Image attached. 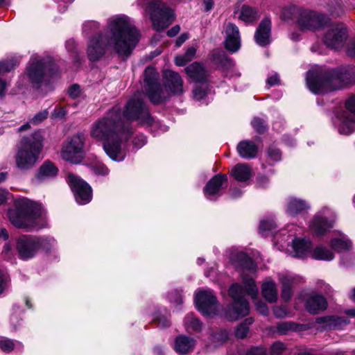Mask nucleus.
Instances as JSON below:
<instances>
[{
  "label": "nucleus",
  "mask_w": 355,
  "mask_h": 355,
  "mask_svg": "<svg viewBox=\"0 0 355 355\" xmlns=\"http://www.w3.org/2000/svg\"><path fill=\"white\" fill-rule=\"evenodd\" d=\"M139 39V32L130 17L123 15L111 17L107 19L104 33L89 40L87 51L88 58L92 62L98 60L108 48L119 55L128 57Z\"/></svg>",
  "instance_id": "f257e3e1"
},
{
  "label": "nucleus",
  "mask_w": 355,
  "mask_h": 355,
  "mask_svg": "<svg viewBox=\"0 0 355 355\" xmlns=\"http://www.w3.org/2000/svg\"><path fill=\"white\" fill-rule=\"evenodd\" d=\"M131 135V130L125 126L120 109L113 107L103 117L94 122L89 135L94 139L103 141L104 151L114 161H123L125 157L124 144Z\"/></svg>",
  "instance_id": "f03ea898"
},
{
  "label": "nucleus",
  "mask_w": 355,
  "mask_h": 355,
  "mask_svg": "<svg viewBox=\"0 0 355 355\" xmlns=\"http://www.w3.org/2000/svg\"><path fill=\"white\" fill-rule=\"evenodd\" d=\"M144 92L153 104H160L166 101L171 94L181 95L184 93L183 80L177 72L165 70L163 73L164 87L159 81V73L152 67H148L144 73Z\"/></svg>",
  "instance_id": "7ed1b4c3"
},
{
  "label": "nucleus",
  "mask_w": 355,
  "mask_h": 355,
  "mask_svg": "<svg viewBox=\"0 0 355 355\" xmlns=\"http://www.w3.org/2000/svg\"><path fill=\"white\" fill-rule=\"evenodd\" d=\"M306 84L309 90L315 94L343 89L355 84V67L334 69L323 76L309 71L306 74Z\"/></svg>",
  "instance_id": "20e7f679"
},
{
  "label": "nucleus",
  "mask_w": 355,
  "mask_h": 355,
  "mask_svg": "<svg viewBox=\"0 0 355 355\" xmlns=\"http://www.w3.org/2000/svg\"><path fill=\"white\" fill-rule=\"evenodd\" d=\"M244 287L238 283L233 284L229 289V295L232 298L233 302L225 313L226 317L230 320H236L241 317L245 316L249 313V303L245 298L248 294L252 298L257 297L258 288L252 278H245L242 274Z\"/></svg>",
  "instance_id": "39448f33"
},
{
  "label": "nucleus",
  "mask_w": 355,
  "mask_h": 355,
  "mask_svg": "<svg viewBox=\"0 0 355 355\" xmlns=\"http://www.w3.org/2000/svg\"><path fill=\"white\" fill-rule=\"evenodd\" d=\"M43 208L37 202L26 198L15 200V208L8 211L10 222L16 227L29 229L37 226V220L42 217Z\"/></svg>",
  "instance_id": "423d86ee"
},
{
  "label": "nucleus",
  "mask_w": 355,
  "mask_h": 355,
  "mask_svg": "<svg viewBox=\"0 0 355 355\" xmlns=\"http://www.w3.org/2000/svg\"><path fill=\"white\" fill-rule=\"evenodd\" d=\"M43 139L40 131H36L21 139L15 157L18 169L28 171L35 166L43 148Z\"/></svg>",
  "instance_id": "0eeeda50"
},
{
  "label": "nucleus",
  "mask_w": 355,
  "mask_h": 355,
  "mask_svg": "<svg viewBox=\"0 0 355 355\" xmlns=\"http://www.w3.org/2000/svg\"><path fill=\"white\" fill-rule=\"evenodd\" d=\"M123 116L129 121H136L140 125L157 128L161 132L168 130V127L155 121L143 101L138 95L130 98L124 109Z\"/></svg>",
  "instance_id": "6e6552de"
},
{
  "label": "nucleus",
  "mask_w": 355,
  "mask_h": 355,
  "mask_svg": "<svg viewBox=\"0 0 355 355\" xmlns=\"http://www.w3.org/2000/svg\"><path fill=\"white\" fill-rule=\"evenodd\" d=\"M137 2L139 6L146 7L156 31L164 30L175 19L173 10L161 0H137Z\"/></svg>",
  "instance_id": "1a4fd4ad"
},
{
  "label": "nucleus",
  "mask_w": 355,
  "mask_h": 355,
  "mask_svg": "<svg viewBox=\"0 0 355 355\" xmlns=\"http://www.w3.org/2000/svg\"><path fill=\"white\" fill-rule=\"evenodd\" d=\"M53 63L51 58L33 55L26 68V75L31 83L40 84L52 76Z\"/></svg>",
  "instance_id": "9d476101"
},
{
  "label": "nucleus",
  "mask_w": 355,
  "mask_h": 355,
  "mask_svg": "<svg viewBox=\"0 0 355 355\" xmlns=\"http://www.w3.org/2000/svg\"><path fill=\"white\" fill-rule=\"evenodd\" d=\"M85 137L83 133L76 134L69 137L62 144L61 157L72 164H78L84 157Z\"/></svg>",
  "instance_id": "9b49d317"
},
{
  "label": "nucleus",
  "mask_w": 355,
  "mask_h": 355,
  "mask_svg": "<svg viewBox=\"0 0 355 355\" xmlns=\"http://www.w3.org/2000/svg\"><path fill=\"white\" fill-rule=\"evenodd\" d=\"M45 242L53 243L52 237L38 238L29 235L20 236L16 241L17 250L21 259L33 257L40 249V245Z\"/></svg>",
  "instance_id": "f8f14e48"
},
{
  "label": "nucleus",
  "mask_w": 355,
  "mask_h": 355,
  "mask_svg": "<svg viewBox=\"0 0 355 355\" xmlns=\"http://www.w3.org/2000/svg\"><path fill=\"white\" fill-rule=\"evenodd\" d=\"M336 218L335 212L331 209L324 207L312 218L309 229L316 236L322 235L333 227Z\"/></svg>",
  "instance_id": "ddd939ff"
},
{
  "label": "nucleus",
  "mask_w": 355,
  "mask_h": 355,
  "mask_svg": "<svg viewBox=\"0 0 355 355\" xmlns=\"http://www.w3.org/2000/svg\"><path fill=\"white\" fill-rule=\"evenodd\" d=\"M67 182L78 204L86 205L91 201L92 191L91 187L86 182L72 173L68 174Z\"/></svg>",
  "instance_id": "4468645a"
},
{
  "label": "nucleus",
  "mask_w": 355,
  "mask_h": 355,
  "mask_svg": "<svg viewBox=\"0 0 355 355\" xmlns=\"http://www.w3.org/2000/svg\"><path fill=\"white\" fill-rule=\"evenodd\" d=\"M196 306L202 315L211 316L216 313L219 304L211 290H200L196 293Z\"/></svg>",
  "instance_id": "2eb2a0df"
},
{
  "label": "nucleus",
  "mask_w": 355,
  "mask_h": 355,
  "mask_svg": "<svg viewBox=\"0 0 355 355\" xmlns=\"http://www.w3.org/2000/svg\"><path fill=\"white\" fill-rule=\"evenodd\" d=\"M347 37V29L343 24H332L328 26L323 41L327 47L338 49L344 45Z\"/></svg>",
  "instance_id": "dca6fc26"
},
{
  "label": "nucleus",
  "mask_w": 355,
  "mask_h": 355,
  "mask_svg": "<svg viewBox=\"0 0 355 355\" xmlns=\"http://www.w3.org/2000/svg\"><path fill=\"white\" fill-rule=\"evenodd\" d=\"M328 22V19L323 15L309 10H302L299 12L297 24L303 31H315L324 27Z\"/></svg>",
  "instance_id": "f3484780"
},
{
  "label": "nucleus",
  "mask_w": 355,
  "mask_h": 355,
  "mask_svg": "<svg viewBox=\"0 0 355 355\" xmlns=\"http://www.w3.org/2000/svg\"><path fill=\"white\" fill-rule=\"evenodd\" d=\"M334 125L340 134L350 135L355 130V115L340 110L336 114Z\"/></svg>",
  "instance_id": "a211bd4d"
},
{
  "label": "nucleus",
  "mask_w": 355,
  "mask_h": 355,
  "mask_svg": "<svg viewBox=\"0 0 355 355\" xmlns=\"http://www.w3.org/2000/svg\"><path fill=\"white\" fill-rule=\"evenodd\" d=\"M227 180L225 175H214L206 184L203 189L205 196L209 200H215L221 196L220 189L223 184Z\"/></svg>",
  "instance_id": "6ab92c4d"
},
{
  "label": "nucleus",
  "mask_w": 355,
  "mask_h": 355,
  "mask_svg": "<svg viewBox=\"0 0 355 355\" xmlns=\"http://www.w3.org/2000/svg\"><path fill=\"white\" fill-rule=\"evenodd\" d=\"M225 34V48L232 53L236 52L241 46V39L238 27L232 23L227 24Z\"/></svg>",
  "instance_id": "aec40b11"
},
{
  "label": "nucleus",
  "mask_w": 355,
  "mask_h": 355,
  "mask_svg": "<svg viewBox=\"0 0 355 355\" xmlns=\"http://www.w3.org/2000/svg\"><path fill=\"white\" fill-rule=\"evenodd\" d=\"M254 40L257 45L266 46L271 42V21L269 19H263L258 26L255 33Z\"/></svg>",
  "instance_id": "412c9836"
},
{
  "label": "nucleus",
  "mask_w": 355,
  "mask_h": 355,
  "mask_svg": "<svg viewBox=\"0 0 355 355\" xmlns=\"http://www.w3.org/2000/svg\"><path fill=\"white\" fill-rule=\"evenodd\" d=\"M315 323L319 325V328L322 329H340L349 323V320L345 317L340 316H324L316 319Z\"/></svg>",
  "instance_id": "4be33fe9"
},
{
  "label": "nucleus",
  "mask_w": 355,
  "mask_h": 355,
  "mask_svg": "<svg viewBox=\"0 0 355 355\" xmlns=\"http://www.w3.org/2000/svg\"><path fill=\"white\" fill-rule=\"evenodd\" d=\"M279 280L282 284V298L284 301L290 300L293 295V286L298 282V278L290 273L283 272L279 275Z\"/></svg>",
  "instance_id": "5701e85b"
},
{
  "label": "nucleus",
  "mask_w": 355,
  "mask_h": 355,
  "mask_svg": "<svg viewBox=\"0 0 355 355\" xmlns=\"http://www.w3.org/2000/svg\"><path fill=\"white\" fill-rule=\"evenodd\" d=\"M185 71L196 83H204L207 80V71L200 63H192L185 68Z\"/></svg>",
  "instance_id": "b1692460"
},
{
  "label": "nucleus",
  "mask_w": 355,
  "mask_h": 355,
  "mask_svg": "<svg viewBox=\"0 0 355 355\" xmlns=\"http://www.w3.org/2000/svg\"><path fill=\"white\" fill-rule=\"evenodd\" d=\"M309 207V205L304 200L295 197H289L286 200V211L291 216H296Z\"/></svg>",
  "instance_id": "393cba45"
},
{
  "label": "nucleus",
  "mask_w": 355,
  "mask_h": 355,
  "mask_svg": "<svg viewBox=\"0 0 355 355\" xmlns=\"http://www.w3.org/2000/svg\"><path fill=\"white\" fill-rule=\"evenodd\" d=\"M196 340L187 336H179L175 338L174 349L180 354H186L194 349Z\"/></svg>",
  "instance_id": "a878e982"
},
{
  "label": "nucleus",
  "mask_w": 355,
  "mask_h": 355,
  "mask_svg": "<svg viewBox=\"0 0 355 355\" xmlns=\"http://www.w3.org/2000/svg\"><path fill=\"white\" fill-rule=\"evenodd\" d=\"M327 302L326 299L320 295H311L306 302V309L311 313H316L320 311L326 309Z\"/></svg>",
  "instance_id": "bb28decb"
},
{
  "label": "nucleus",
  "mask_w": 355,
  "mask_h": 355,
  "mask_svg": "<svg viewBox=\"0 0 355 355\" xmlns=\"http://www.w3.org/2000/svg\"><path fill=\"white\" fill-rule=\"evenodd\" d=\"M311 243L305 239H295L293 241L294 257L304 259L311 254Z\"/></svg>",
  "instance_id": "cd10ccee"
},
{
  "label": "nucleus",
  "mask_w": 355,
  "mask_h": 355,
  "mask_svg": "<svg viewBox=\"0 0 355 355\" xmlns=\"http://www.w3.org/2000/svg\"><path fill=\"white\" fill-rule=\"evenodd\" d=\"M58 173V168L54 164L50 161H46L40 167L35 178L38 181H44L55 177Z\"/></svg>",
  "instance_id": "c85d7f7f"
},
{
  "label": "nucleus",
  "mask_w": 355,
  "mask_h": 355,
  "mask_svg": "<svg viewBox=\"0 0 355 355\" xmlns=\"http://www.w3.org/2000/svg\"><path fill=\"white\" fill-rule=\"evenodd\" d=\"M239 155L245 159L254 158L257 153V145L250 141H242L237 145Z\"/></svg>",
  "instance_id": "c756f323"
},
{
  "label": "nucleus",
  "mask_w": 355,
  "mask_h": 355,
  "mask_svg": "<svg viewBox=\"0 0 355 355\" xmlns=\"http://www.w3.org/2000/svg\"><path fill=\"white\" fill-rule=\"evenodd\" d=\"M263 297L269 302H275L277 299L276 284L271 279H267L261 286Z\"/></svg>",
  "instance_id": "7c9ffc66"
},
{
  "label": "nucleus",
  "mask_w": 355,
  "mask_h": 355,
  "mask_svg": "<svg viewBox=\"0 0 355 355\" xmlns=\"http://www.w3.org/2000/svg\"><path fill=\"white\" fill-rule=\"evenodd\" d=\"M232 175L239 182H245L252 175L251 168L245 164H239L232 170Z\"/></svg>",
  "instance_id": "2f4dec72"
},
{
  "label": "nucleus",
  "mask_w": 355,
  "mask_h": 355,
  "mask_svg": "<svg viewBox=\"0 0 355 355\" xmlns=\"http://www.w3.org/2000/svg\"><path fill=\"white\" fill-rule=\"evenodd\" d=\"M311 257L316 260L330 261L334 259V254L327 247L320 245L313 250Z\"/></svg>",
  "instance_id": "473e14b6"
},
{
  "label": "nucleus",
  "mask_w": 355,
  "mask_h": 355,
  "mask_svg": "<svg viewBox=\"0 0 355 355\" xmlns=\"http://www.w3.org/2000/svg\"><path fill=\"white\" fill-rule=\"evenodd\" d=\"M330 245L332 249L338 252L349 250L352 247L350 241L344 235L338 238H334L330 241Z\"/></svg>",
  "instance_id": "72a5a7b5"
},
{
  "label": "nucleus",
  "mask_w": 355,
  "mask_h": 355,
  "mask_svg": "<svg viewBox=\"0 0 355 355\" xmlns=\"http://www.w3.org/2000/svg\"><path fill=\"white\" fill-rule=\"evenodd\" d=\"M23 348L24 345L19 341L9 338H3L0 340V349L5 353H10L14 349L21 351Z\"/></svg>",
  "instance_id": "f704fd0d"
},
{
  "label": "nucleus",
  "mask_w": 355,
  "mask_h": 355,
  "mask_svg": "<svg viewBox=\"0 0 355 355\" xmlns=\"http://www.w3.org/2000/svg\"><path fill=\"white\" fill-rule=\"evenodd\" d=\"M239 17L245 23H250L259 18V15L255 9L248 6H243L241 8Z\"/></svg>",
  "instance_id": "c9c22d12"
},
{
  "label": "nucleus",
  "mask_w": 355,
  "mask_h": 355,
  "mask_svg": "<svg viewBox=\"0 0 355 355\" xmlns=\"http://www.w3.org/2000/svg\"><path fill=\"white\" fill-rule=\"evenodd\" d=\"M196 53V47L191 46L188 48L183 55H180L175 57V62L176 65L180 67L184 66L187 62L191 61L194 58Z\"/></svg>",
  "instance_id": "e433bc0d"
},
{
  "label": "nucleus",
  "mask_w": 355,
  "mask_h": 355,
  "mask_svg": "<svg viewBox=\"0 0 355 355\" xmlns=\"http://www.w3.org/2000/svg\"><path fill=\"white\" fill-rule=\"evenodd\" d=\"M184 325L187 329L194 331H200L202 329V323L194 317L193 313L188 314L184 318Z\"/></svg>",
  "instance_id": "4c0bfd02"
},
{
  "label": "nucleus",
  "mask_w": 355,
  "mask_h": 355,
  "mask_svg": "<svg viewBox=\"0 0 355 355\" xmlns=\"http://www.w3.org/2000/svg\"><path fill=\"white\" fill-rule=\"evenodd\" d=\"M208 89L207 82L196 83L193 89V98L196 101L202 100L207 94Z\"/></svg>",
  "instance_id": "58836bf2"
},
{
  "label": "nucleus",
  "mask_w": 355,
  "mask_h": 355,
  "mask_svg": "<svg viewBox=\"0 0 355 355\" xmlns=\"http://www.w3.org/2000/svg\"><path fill=\"white\" fill-rule=\"evenodd\" d=\"M276 227V223L272 218H266L260 222L259 232L265 236H267L268 232H271Z\"/></svg>",
  "instance_id": "ea45409f"
},
{
  "label": "nucleus",
  "mask_w": 355,
  "mask_h": 355,
  "mask_svg": "<svg viewBox=\"0 0 355 355\" xmlns=\"http://www.w3.org/2000/svg\"><path fill=\"white\" fill-rule=\"evenodd\" d=\"M253 322L252 318H246L242 323H241L235 331V336L238 338H245L249 331V326Z\"/></svg>",
  "instance_id": "a19ab883"
},
{
  "label": "nucleus",
  "mask_w": 355,
  "mask_h": 355,
  "mask_svg": "<svg viewBox=\"0 0 355 355\" xmlns=\"http://www.w3.org/2000/svg\"><path fill=\"white\" fill-rule=\"evenodd\" d=\"M300 11L301 10L295 6L285 8L282 11L281 17L284 20L294 19L295 17L297 19Z\"/></svg>",
  "instance_id": "79ce46f5"
},
{
  "label": "nucleus",
  "mask_w": 355,
  "mask_h": 355,
  "mask_svg": "<svg viewBox=\"0 0 355 355\" xmlns=\"http://www.w3.org/2000/svg\"><path fill=\"white\" fill-rule=\"evenodd\" d=\"M239 257L243 261V263H242L243 269H246L250 272L255 271L256 266L254 261L248 256L244 253H241L239 254Z\"/></svg>",
  "instance_id": "37998d69"
},
{
  "label": "nucleus",
  "mask_w": 355,
  "mask_h": 355,
  "mask_svg": "<svg viewBox=\"0 0 355 355\" xmlns=\"http://www.w3.org/2000/svg\"><path fill=\"white\" fill-rule=\"evenodd\" d=\"M99 23L96 21H87L83 24V31L86 34H89L97 31L99 28Z\"/></svg>",
  "instance_id": "c03bdc74"
},
{
  "label": "nucleus",
  "mask_w": 355,
  "mask_h": 355,
  "mask_svg": "<svg viewBox=\"0 0 355 355\" xmlns=\"http://www.w3.org/2000/svg\"><path fill=\"white\" fill-rule=\"evenodd\" d=\"M251 123L254 129L259 133L263 132L266 129V122L261 118H254Z\"/></svg>",
  "instance_id": "a18cd8bd"
},
{
  "label": "nucleus",
  "mask_w": 355,
  "mask_h": 355,
  "mask_svg": "<svg viewBox=\"0 0 355 355\" xmlns=\"http://www.w3.org/2000/svg\"><path fill=\"white\" fill-rule=\"evenodd\" d=\"M293 327V324L291 322H282L277 324L275 328L276 331L279 334H286L288 331L291 330Z\"/></svg>",
  "instance_id": "49530a36"
},
{
  "label": "nucleus",
  "mask_w": 355,
  "mask_h": 355,
  "mask_svg": "<svg viewBox=\"0 0 355 355\" xmlns=\"http://www.w3.org/2000/svg\"><path fill=\"white\" fill-rule=\"evenodd\" d=\"M281 152L275 147H270L268 150V157L272 162H276L281 159Z\"/></svg>",
  "instance_id": "de8ad7c7"
},
{
  "label": "nucleus",
  "mask_w": 355,
  "mask_h": 355,
  "mask_svg": "<svg viewBox=\"0 0 355 355\" xmlns=\"http://www.w3.org/2000/svg\"><path fill=\"white\" fill-rule=\"evenodd\" d=\"M16 62L14 60H6L0 62V75L11 71L15 66Z\"/></svg>",
  "instance_id": "09e8293b"
},
{
  "label": "nucleus",
  "mask_w": 355,
  "mask_h": 355,
  "mask_svg": "<svg viewBox=\"0 0 355 355\" xmlns=\"http://www.w3.org/2000/svg\"><path fill=\"white\" fill-rule=\"evenodd\" d=\"M16 62L14 60H6L0 62V75L11 71L15 66Z\"/></svg>",
  "instance_id": "8fccbe9b"
},
{
  "label": "nucleus",
  "mask_w": 355,
  "mask_h": 355,
  "mask_svg": "<svg viewBox=\"0 0 355 355\" xmlns=\"http://www.w3.org/2000/svg\"><path fill=\"white\" fill-rule=\"evenodd\" d=\"M342 110L349 112L350 114L355 115V95L346 100L345 109H342Z\"/></svg>",
  "instance_id": "3c124183"
},
{
  "label": "nucleus",
  "mask_w": 355,
  "mask_h": 355,
  "mask_svg": "<svg viewBox=\"0 0 355 355\" xmlns=\"http://www.w3.org/2000/svg\"><path fill=\"white\" fill-rule=\"evenodd\" d=\"M285 349V345L281 342H275L270 347L271 355H281Z\"/></svg>",
  "instance_id": "603ef678"
},
{
  "label": "nucleus",
  "mask_w": 355,
  "mask_h": 355,
  "mask_svg": "<svg viewBox=\"0 0 355 355\" xmlns=\"http://www.w3.org/2000/svg\"><path fill=\"white\" fill-rule=\"evenodd\" d=\"M48 114L46 110L39 112L32 118L31 122L35 125H37L47 117Z\"/></svg>",
  "instance_id": "864d4df0"
},
{
  "label": "nucleus",
  "mask_w": 355,
  "mask_h": 355,
  "mask_svg": "<svg viewBox=\"0 0 355 355\" xmlns=\"http://www.w3.org/2000/svg\"><path fill=\"white\" fill-rule=\"evenodd\" d=\"M227 338L228 335L225 331L216 332L211 336V340L214 341L217 340L219 343H223L227 339Z\"/></svg>",
  "instance_id": "5fc2aeb1"
},
{
  "label": "nucleus",
  "mask_w": 355,
  "mask_h": 355,
  "mask_svg": "<svg viewBox=\"0 0 355 355\" xmlns=\"http://www.w3.org/2000/svg\"><path fill=\"white\" fill-rule=\"evenodd\" d=\"M93 172L96 175H105L109 173V169L104 164H96L92 167Z\"/></svg>",
  "instance_id": "6e6d98bb"
},
{
  "label": "nucleus",
  "mask_w": 355,
  "mask_h": 355,
  "mask_svg": "<svg viewBox=\"0 0 355 355\" xmlns=\"http://www.w3.org/2000/svg\"><path fill=\"white\" fill-rule=\"evenodd\" d=\"M146 143V138L144 135L137 136L132 141L133 146L137 148H140Z\"/></svg>",
  "instance_id": "4d7b16f0"
},
{
  "label": "nucleus",
  "mask_w": 355,
  "mask_h": 355,
  "mask_svg": "<svg viewBox=\"0 0 355 355\" xmlns=\"http://www.w3.org/2000/svg\"><path fill=\"white\" fill-rule=\"evenodd\" d=\"M169 300L171 302L175 304L176 305H179L182 302V295L179 291H175L174 293H171L168 296Z\"/></svg>",
  "instance_id": "13d9d810"
},
{
  "label": "nucleus",
  "mask_w": 355,
  "mask_h": 355,
  "mask_svg": "<svg viewBox=\"0 0 355 355\" xmlns=\"http://www.w3.org/2000/svg\"><path fill=\"white\" fill-rule=\"evenodd\" d=\"M154 320L160 327H166L170 325V321L165 315H159L155 318Z\"/></svg>",
  "instance_id": "bf43d9fd"
},
{
  "label": "nucleus",
  "mask_w": 355,
  "mask_h": 355,
  "mask_svg": "<svg viewBox=\"0 0 355 355\" xmlns=\"http://www.w3.org/2000/svg\"><path fill=\"white\" fill-rule=\"evenodd\" d=\"M8 286V277L0 272V294L3 293Z\"/></svg>",
  "instance_id": "052dcab7"
},
{
  "label": "nucleus",
  "mask_w": 355,
  "mask_h": 355,
  "mask_svg": "<svg viewBox=\"0 0 355 355\" xmlns=\"http://www.w3.org/2000/svg\"><path fill=\"white\" fill-rule=\"evenodd\" d=\"M68 93L71 98H76L80 94V88L78 85H73L69 89Z\"/></svg>",
  "instance_id": "680f3d73"
},
{
  "label": "nucleus",
  "mask_w": 355,
  "mask_h": 355,
  "mask_svg": "<svg viewBox=\"0 0 355 355\" xmlns=\"http://www.w3.org/2000/svg\"><path fill=\"white\" fill-rule=\"evenodd\" d=\"M256 307H257V310L262 315H266L268 314V309L266 304L264 302H263L261 301L257 302Z\"/></svg>",
  "instance_id": "e2e57ef3"
},
{
  "label": "nucleus",
  "mask_w": 355,
  "mask_h": 355,
  "mask_svg": "<svg viewBox=\"0 0 355 355\" xmlns=\"http://www.w3.org/2000/svg\"><path fill=\"white\" fill-rule=\"evenodd\" d=\"M273 313L277 318H284L287 314L286 309L282 306L274 307Z\"/></svg>",
  "instance_id": "0e129e2a"
},
{
  "label": "nucleus",
  "mask_w": 355,
  "mask_h": 355,
  "mask_svg": "<svg viewBox=\"0 0 355 355\" xmlns=\"http://www.w3.org/2000/svg\"><path fill=\"white\" fill-rule=\"evenodd\" d=\"M245 355H267V354L264 349L256 347L251 349Z\"/></svg>",
  "instance_id": "69168bd1"
},
{
  "label": "nucleus",
  "mask_w": 355,
  "mask_h": 355,
  "mask_svg": "<svg viewBox=\"0 0 355 355\" xmlns=\"http://www.w3.org/2000/svg\"><path fill=\"white\" fill-rule=\"evenodd\" d=\"M279 82V76L277 73H274L273 75H271L267 79V83L270 86H273L275 85H277Z\"/></svg>",
  "instance_id": "338daca9"
},
{
  "label": "nucleus",
  "mask_w": 355,
  "mask_h": 355,
  "mask_svg": "<svg viewBox=\"0 0 355 355\" xmlns=\"http://www.w3.org/2000/svg\"><path fill=\"white\" fill-rule=\"evenodd\" d=\"M347 55L355 58V40L351 41L347 47Z\"/></svg>",
  "instance_id": "774afa93"
}]
</instances>
